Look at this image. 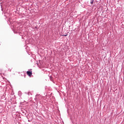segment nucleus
<instances>
[{
    "label": "nucleus",
    "mask_w": 124,
    "mask_h": 124,
    "mask_svg": "<svg viewBox=\"0 0 124 124\" xmlns=\"http://www.w3.org/2000/svg\"><path fill=\"white\" fill-rule=\"evenodd\" d=\"M27 74L30 76V77H31V74H32V73H31V71H27Z\"/></svg>",
    "instance_id": "nucleus-1"
},
{
    "label": "nucleus",
    "mask_w": 124,
    "mask_h": 124,
    "mask_svg": "<svg viewBox=\"0 0 124 124\" xmlns=\"http://www.w3.org/2000/svg\"><path fill=\"white\" fill-rule=\"evenodd\" d=\"M63 36H67V34L63 35Z\"/></svg>",
    "instance_id": "nucleus-3"
},
{
    "label": "nucleus",
    "mask_w": 124,
    "mask_h": 124,
    "mask_svg": "<svg viewBox=\"0 0 124 124\" xmlns=\"http://www.w3.org/2000/svg\"><path fill=\"white\" fill-rule=\"evenodd\" d=\"M91 4H93V0H92L91 1Z\"/></svg>",
    "instance_id": "nucleus-2"
}]
</instances>
